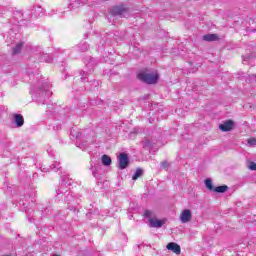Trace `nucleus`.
<instances>
[{
	"label": "nucleus",
	"mask_w": 256,
	"mask_h": 256,
	"mask_svg": "<svg viewBox=\"0 0 256 256\" xmlns=\"http://www.w3.org/2000/svg\"><path fill=\"white\" fill-rule=\"evenodd\" d=\"M144 217L148 219L149 221V227L154 228V229H161L163 225H165V220H159L155 217V214L151 210H145L144 211Z\"/></svg>",
	"instance_id": "obj_1"
},
{
	"label": "nucleus",
	"mask_w": 256,
	"mask_h": 256,
	"mask_svg": "<svg viewBox=\"0 0 256 256\" xmlns=\"http://www.w3.org/2000/svg\"><path fill=\"white\" fill-rule=\"evenodd\" d=\"M110 13L112 17H129V8L120 4L118 6H113Z\"/></svg>",
	"instance_id": "obj_2"
},
{
	"label": "nucleus",
	"mask_w": 256,
	"mask_h": 256,
	"mask_svg": "<svg viewBox=\"0 0 256 256\" xmlns=\"http://www.w3.org/2000/svg\"><path fill=\"white\" fill-rule=\"evenodd\" d=\"M138 79L143 81V83H147L148 85H155L157 81H159V75L157 74H147V73H139Z\"/></svg>",
	"instance_id": "obj_3"
},
{
	"label": "nucleus",
	"mask_w": 256,
	"mask_h": 256,
	"mask_svg": "<svg viewBox=\"0 0 256 256\" xmlns=\"http://www.w3.org/2000/svg\"><path fill=\"white\" fill-rule=\"evenodd\" d=\"M67 185L68 186L71 185V179H69V175L62 177V182L60 184V188H58L56 190L57 195H62L63 193H67L68 190H67V188H65V187H67Z\"/></svg>",
	"instance_id": "obj_4"
},
{
	"label": "nucleus",
	"mask_w": 256,
	"mask_h": 256,
	"mask_svg": "<svg viewBox=\"0 0 256 256\" xmlns=\"http://www.w3.org/2000/svg\"><path fill=\"white\" fill-rule=\"evenodd\" d=\"M118 167L122 170L129 167V155H127V153H120V156L118 158Z\"/></svg>",
	"instance_id": "obj_5"
},
{
	"label": "nucleus",
	"mask_w": 256,
	"mask_h": 256,
	"mask_svg": "<svg viewBox=\"0 0 256 256\" xmlns=\"http://www.w3.org/2000/svg\"><path fill=\"white\" fill-rule=\"evenodd\" d=\"M233 127H235V122H233V120H227L219 125L220 131L224 132L233 131Z\"/></svg>",
	"instance_id": "obj_6"
},
{
	"label": "nucleus",
	"mask_w": 256,
	"mask_h": 256,
	"mask_svg": "<svg viewBox=\"0 0 256 256\" xmlns=\"http://www.w3.org/2000/svg\"><path fill=\"white\" fill-rule=\"evenodd\" d=\"M193 219V214L191 213V210L185 209L181 214H180V221L181 223H189Z\"/></svg>",
	"instance_id": "obj_7"
},
{
	"label": "nucleus",
	"mask_w": 256,
	"mask_h": 256,
	"mask_svg": "<svg viewBox=\"0 0 256 256\" xmlns=\"http://www.w3.org/2000/svg\"><path fill=\"white\" fill-rule=\"evenodd\" d=\"M168 251H172L176 255H181V246L175 242H170L167 244Z\"/></svg>",
	"instance_id": "obj_8"
},
{
	"label": "nucleus",
	"mask_w": 256,
	"mask_h": 256,
	"mask_svg": "<svg viewBox=\"0 0 256 256\" xmlns=\"http://www.w3.org/2000/svg\"><path fill=\"white\" fill-rule=\"evenodd\" d=\"M14 123L16 127H23L25 124V119L23 118V115L21 114H15L14 115Z\"/></svg>",
	"instance_id": "obj_9"
},
{
	"label": "nucleus",
	"mask_w": 256,
	"mask_h": 256,
	"mask_svg": "<svg viewBox=\"0 0 256 256\" xmlns=\"http://www.w3.org/2000/svg\"><path fill=\"white\" fill-rule=\"evenodd\" d=\"M83 5H87V0H76L72 4H69V7H72V9H79V7H83Z\"/></svg>",
	"instance_id": "obj_10"
},
{
	"label": "nucleus",
	"mask_w": 256,
	"mask_h": 256,
	"mask_svg": "<svg viewBox=\"0 0 256 256\" xmlns=\"http://www.w3.org/2000/svg\"><path fill=\"white\" fill-rule=\"evenodd\" d=\"M203 40L208 41V42L219 41V35H217V34H206V35L203 36Z\"/></svg>",
	"instance_id": "obj_11"
},
{
	"label": "nucleus",
	"mask_w": 256,
	"mask_h": 256,
	"mask_svg": "<svg viewBox=\"0 0 256 256\" xmlns=\"http://www.w3.org/2000/svg\"><path fill=\"white\" fill-rule=\"evenodd\" d=\"M32 15H35V17H41L43 15V8L41 6H34L32 9Z\"/></svg>",
	"instance_id": "obj_12"
},
{
	"label": "nucleus",
	"mask_w": 256,
	"mask_h": 256,
	"mask_svg": "<svg viewBox=\"0 0 256 256\" xmlns=\"http://www.w3.org/2000/svg\"><path fill=\"white\" fill-rule=\"evenodd\" d=\"M77 49L81 53H85V51H89V44H87V42H80L77 46Z\"/></svg>",
	"instance_id": "obj_13"
},
{
	"label": "nucleus",
	"mask_w": 256,
	"mask_h": 256,
	"mask_svg": "<svg viewBox=\"0 0 256 256\" xmlns=\"http://www.w3.org/2000/svg\"><path fill=\"white\" fill-rule=\"evenodd\" d=\"M21 49H23V42L16 44V46L12 48V55H19Z\"/></svg>",
	"instance_id": "obj_14"
},
{
	"label": "nucleus",
	"mask_w": 256,
	"mask_h": 256,
	"mask_svg": "<svg viewBox=\"0 0 256 256\" xmlns=\"http://www.w3.org/2000/svg\"><path fill=\"white\" fill-rule=\"evenodd\" d=\"M229 186L227 185H222V186H217L214 187V193H225L226 191H228Z\"/></svg>",
	"instance_id": "obj_15"
},
{
	"label": "nucleus",
	"mask_w": 256,
	"mask_h": 256,
	"mask_svg": "<svg viewBox=\"0 0 256 256\" xmlns=\"http://www.w3.org/2000/svg\"><path fill=\"white\" fill-rule=\"evenodd\" d=\"M205 186H206V189L208 191H214L215 190V186H213V180H211V179H206L205 180Z\"/></svg>",
	"instance_id": "obj_16"
},
{
	"label": "nucleus",
	"mask_w": 256,
	"mask_h": 256,
	"mask_svg": "<svg viewBox=\"0 0 256 256\" xmlns=\"http://www.w3.org/2000/svg\"><path fill=\"white\" fill-rule=\"evenodd\" d=\"M102 164L105 166V167H109V165H111V157L107 156L106 154H104L102 156Z\"/></svg>",
	"instance_id": "obj_17"
},
{
	"label": "nucleus",
	"mask_w": 256,
	"mask_h": 256,
	"mask_svg": "<svg viewBox=\"0 0 256 256\" xmlns=\"http://www.w3.org/2000/svg\"><path fill=\"white\" fill-rule=\"evenodd\" d=\"M142 176H143V169L137 168L135 174L132 176V180L137 181V178Z\"/></svg>",
	"instance_id": "obj_18"
},
{
	"label": "nucleus",
	"mask_w": 256,
	"mask_h": 256,
	"mask_svg": "<svg viewBox=\"0 0 256 256\" xmlns=\"http://www.w3.org/2000/svg\"><path fill=\"white\" fill-rule=\"evenodd\" d=\"M80 75L82 76V77H81V81H82L83 83H85L86 81H89V78H87V75H89V72L82 70V71L80 72Z\"/></svg>",
	"instance_id": "obj_19"
},
{
	"label": "nucleus",
	"mask_w": 256,
	"mask_h": 256,
	"mask_svg": "<svg viewBox=\"0 0 256 256\" xmlns=\"http://www.w3.org/2000/svg\"><path fill=\"white\" fill-rule=\"evenodd\" d=\"M61 164L59 163V162H55L54 164H52L51 166H50V169L52 170V171H55V172H57V171H59L60 169H61V166H60Z\"/></svg>",
	"instance_id": "obj_20"
},
{
	"label": "nucleus",
	"mask_w": 256,
	"mask_h": 256,
	"mask_svg": "<svg viewBox=\"0 0 256 256\" xmlns=\"http://www.w3.org/2000/svg\"><path fill=\"white\" fill-rule=\"evenodd\" d=\"M101 169V166H96L94 168V170L92 171V175L93 177H95L96 179H99V170Z\"/></svg>",
	"instance_id": "obj_21"
},
{
	"label": "nucleus",
	"mask_w": 256,
	"mask_h": 256,
	"mask_svg": "<svg viewBox=\"0 0 256 256\" xmlns=\"http://www.w3.org/2000/svg\"><path fill=\"white\" fill-rule=\"evenodd\" d=\"M65 201L66 203H75V197H73V194H68L66 197H65Z\"/></svg>",
	"instance_id": "obj_22"
},
{
	"label": "nucleus",
	"mask_w": 256,
	"mask_h": 256,
	"mask_svg": "<svg viewBox=\"0 0 256 256\" xmlns=\"http://www.w3.org/2000/svg\"><path fill=\"white\" fill-rule=\"evenodd\" d=\"M248 168L250 169V171H256V163L250 162Z\"/></svg>",
	"instance_id": "obj_23"
},
{
	"label": "nucleus",
	"mask_w": 256,
	"mask_h": 256,
	"mask_svg": "<svg viewBox=\"0 0 256 256\" xmlns=\"http://www.w3.org/2000/svg\"><path fill=\"white\" fill-rule=\"evenodd\" d=\"M247 61H251V55L243 56L244 65L247 63Z\"/></svg>",
	"instance_id": "obj_24"
},
{
	"label": "nucleus",
	"mask_w": 256,
	"mask_h": 256,
	"mask_svg": "<svg viewBox=\"0 0 256 256\" xmlns=\"http://www.w3.org/2000/svg\"><path fill=\"white\" fill-rule=\"evenodd\" d=\"M248 145H256V140L255 138H252V139H248Z\"/></svg>",
	"instance_id": "obj_25"
},
{
	"label": "nucleus",
	"mask_w": 256,
	"mask_h": 256,
	"mask_svg": "<svg viewBox=\"0 0 256 256\" xmlns=\"http://www.w3.org/2000/svg\"><path fill=\"white\" fill-rule=\"evenodd\" d=\"M161 167H163V169H167V167H169V164L167 163V161H163L161 162Z\"/></svg>",
	"instance_id": "obj_26"
},
{
	"label": "nucleus",
	"mask_w": 256,
	"mask_h": 256,
	"mask_svg": "<svg viewBox=\"0 0 256 256\" xmlns=\"http://www.w3.org/2000/svg\"><path fill=\"white\" fill-rule=\"evenodd\" d=\"M43 89H44V90L42 91V95H47V97H49V96H50L49 91L45 90L46 87H44Z\"/></svg>",
	"instance_id": "obj_27"
},
{
	"label": "nucleus",
	"mask_w": 256,
	"mask_h": 256,
	"mask_svg": "<svg viewBox=\"0 0 256 256\" xmlns=\"http://www.w3.org/2000/svg\"><path fill=\"white\" fill-rule=\"evenodd\" d=\"M250 78L252 79V81H255V79H256V74L250 75Z\"/></svg>",
	"instance_id": "obj_28"
},
{
	"label": "nucleus",
	"mask_w": 256,
	"mask_h": 256,
	"mask_svg": "<svg viewBox=\"0 0 256 256\" xmlns=\"http://www.w3.org/2000/svg\"><path fill=\"white\" fill-rule=\"evenodd\" d=\"M93 85H95V87H97L99 85V81H93Z\"/></svg>",
	"instance_id": "obj_29"
},
{
	"label": "nucleus",
	"mask_w": 256,
	"mask_h": 256,
	"mask_svg": "<svg viewBox=\"0 0 256 256\" xmlns=\"http://www.w3.org/2000/svg\"><path fill=\"white\" fill-rule=\"evenodd\" d=\"M248 33H256V29H252V30H247Z\"/></svg>",
	"instance_id": "obj_30"
},
{
	"label": "nucleus",
	"mask_w": 256,
	"mask_h": 256,
	"mask_svg": "<svg viewBox=\"0 0 256 256\" xmlns=\"http://www.w3.org/2000/svg\"><path fill=\"white\" fill-rule=\"evenodd\" d=\"M51 61H53V58L46 60V63H51Z\"/></svg>",
	"instance_id": "obj_31"
},
{
	"label": "nucleus",
	"mask_w": 256,
	"mask_h": 256,
	"mask_svg": "<svg viewBox=\"0 0 256 256\" xmlns=\"http://www.w3.org/2000/svg\"><path fill=\"white\" fill-rule=\"evenodd\" d=\"M53 256H60V255L54 254Z\"/></svg>",
	"instance_id": "obj_32"
}]
</instances>
